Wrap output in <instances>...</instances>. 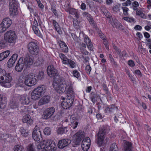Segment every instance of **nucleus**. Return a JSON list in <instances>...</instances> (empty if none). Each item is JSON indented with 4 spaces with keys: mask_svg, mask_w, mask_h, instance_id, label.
<instances>
[{
    "mask_svg": "<svg viewBox=\"0 0 151 151\" xmlns=\"http://www.w3.org/2000/svg\"><path fill=\"white\" fill-rule=\"evenodd\" d=\"M24 66L25 65L23 62V58H21L16 64L15 69L17 71L20 72L22 70Z\"/></svg>",
    "mask_w": 151,
    "mask_h": 151,
    "instance_id": "obj_19",
    "label": "nucleus"
},
{
    "mask_svg": "<svg viewBox=\"0 0 151 151\" xmlns=\"http://www.w3.org/2000/svg\"><path fill=\"white\" fill-rule=\"evenodd\" d=\"M38 24L36 19H35L33 22L32 25V29L35 34L37 36L41 37L42 35L40 33V31L38 28Z\"/></svg>",
    "mask_w": 151,
    "mask_h": 151,
    "instance_id": "obj_23",
    "label": "nucleus"
},
{
    "mask_svg": "<svg viewBox=\"0 0 151 151\" xmlns=\"http://www.w3.org/2000/svg\"><path fill=\"white\" fill-rule=\"evenodd\" d=\"M19 131L22 136L26 137L27 136L28 132H27L26 130L23 127H22L20 129Z\"/></svg>",
    "mask_w": 151,
    "mask_h": 151,
    "instance_id": "obj_42",
    "label": "nucleus"
},
{
    "mask_svg": "<svg viewBox=\"0 0 151 151\" xmlns=\"http://www.w3.org/2000/svg\"><path fill=\"white\" fill-rule=\"evenodd\" d=\"M18 57L17 54H14L9 59L7 62V65L9 68L12 67L15 63Z\"/></svg>",
    "mask_w": 151,
    "mask_h": 151,
    "instance_id": "obj_25",
    "label": "nucleus"
},
{
    "mask_svg": "<svg viewBox=\"0 0 151 151\" xmlns=\"http://www.w3.org/2000/svg\"><path fill=\"white\" fill-rule=\"evenodd\" d=\"M136 14L142 18H146V16L140 10H137L136 12Z\"/></svg>",
    "mask_w": 151,
    "mask_h": 151,
    "instance_id": "obj_41",
    "label": "nucleus"
},
{
    "mask_svg": "<svg viewBox=\"0 0 151 151\" xmlns=\"http://www.w3.org/2000/svg\"><path fill=\"white\" fill-rule=\"evenodd\" d=\"M109 57L110 62L111 64L112 65L116 66L117 65V63L114 60L111 54H109Z\"/></svg>",
    "mask_w": 151,
    "mask_h": 151,
    "instance_id": "obj_45",
    "label": "nucleus"
},
{
    "mask_svg": "<svg viewBox=\"0 0 151 151\" xmlns=\"http://www.w3.org/2000/svg\"><path fill=\"white\" fill-rule=\"evenodd\" d=\"M12 22L8 17L4 18L0 24V32H3L11 26Z\"/></svg>",
    "mask_w": 151,
    "mask_h": 151,
    "instance_id": "obj_9",
    "label": "nucleus"
},
{
    "mask_svg": "<svg viewBox=\"0 0 151 151\" xmlns=\"http://www.w3.org/2000/svg\"><path fill=\"white\" fill-rule=\"evenodd\" d=\"M134 29L136 30L140 31L142 29V27L139 25H137L134 27Z\"/></svg>",
    "mask_w": 151,
    "mask_h": 151,
    "instance_id": "obj_60",
    "label": "nucleus"
},
{
    "mask_svg": "<svg viewBox=\"0 0 151 151\" xmlns=\"http://www.w3.org/2000/svg\"><path fill=\"white\" fill-rule=\"evenodd\" d=\"M5 98L3 96L0 94V109H2L4 108V101Z\"/></svg>",
    "mask_w": 151,
    "mask_h": 151,
    "instance_id": "obj_39",
    "label": "nucleus"
},
{
    "mask_svg": "<svg viewBox=\"0 0 151 151\" xmlns=\"http://www.w3.org/2000/svg\"><path fill=\"white\" fill-rule=\"evenodd\" d=\"M91 69V68L89 65H87L86 67V70L87 73L90 74Z\"/></svg>",
    "mask_w": 151,
    "mask_h": 151,
    "instance_id": "obj_56",
    "label": "nucleus"
},
{
    "mask_svg": "<svg viewBox=\"0 0 151 151\" xmlns=\"http://www.w3.org/2000/svg\"><path fill=\"white\" fill-rule=\"evenodd\" d=\"M27 151H35V149L33 144L28 145Z\"/></svg>",
    "mask_w": 151,
    "mask_h": 151,
    "instance_id": "obj_48",
    "label": "nucleus"
},
{
    "mask_svg": "<svg viewBox=\"0 0 151 151\" xmlns=\"http://www.w3.org/2000/svg\"><path fill=\"white\" fill-rule=\"evenodd\" d=\"M37 80L33 74H28L24 77L20 76L17 83L18 85L24 88L26 86L31 87L35 85L37 82Z\"/></svg>",
    "mask_w": 151,
    "mask_h": 151,
    "instance_id": "obj_2",
    "label": "nucleus"
},
{
    "mask_svg": "<svg viewBox=\"0 0 151 151\" xmlns=\"http://www.w3.org/2000/svg\"><path fill=\"white\" fill-rule=\"evenodd\" d=\"M72 74L73 76L77 79H78L80 76V73L76 70H74L73 71Z\"/></svg>",
    "mask_w": 151,
    "mask_h": 151,
    "instance_id": "obj_44",
    "label": "nucleus"
},
{
    "mask_svg": "<svg viewBox=\"0 0 151 151\" xmlns=\"http://www.w3.org/2000/svg\"><path fill=\"white\" fill-rule=\"evenodd\" d=\"M44 62V60L42 57H39L37 59V63L38 65H40L43 63Z\"/></svg>",
    "mask_w": 151,
    "mask_h": 151,
    "instance_id": "obj_55",
    "label": "nucleus"
},
{
    "mask_svg": "<svg viewBox=\"0 0 151 151\" xmlns=\"http://www.w3.org/2000/svg\"><path fill=\"white\" fill-rule=\"evenodd\" d=\"M44 74L43 71L41 70L40 71L37 75V77L38 79L41 80L44 78Z\"/></svg>",
    "mask_w": 151,
    "mask_h": 151,
    "instance_id": "obj_43",
    "label": "nucleus"
},
{
    "mask_svg": "<svg viewBox=\"0 0 151 151\" xmlns=\"http://www.w3.org/2000/svg\"><path fill=\"white\" fill-rule=\"evenodd\" d=\"M84 41L86 43L88 49L91 51L93 50V45L92 43L91 40L87 35H84Z\"/></svg>",
    "mask_w": 151,
    "mask_h": 151,
    "instance_id": "obj_27",
    "label": "nucleus"
},
{
    "mask_svg": "<svg viewBox=\"0 0 151 151\" xmlns=\"http://www.w3.org/2000/svg\"><path fill=\"white\" fill-rule=\"evenodd\" d=\"M109 129L108 127L106 126L101 127L97 134V143L100 147L105 146L107 142V138L105 139L106 133Z\"/></svg>",
    "mask_w": 151,
    "mask_h": 151,
    "instance_id": "obj_4",
    "label": "nucleus"
},
{
    "mask_svg": "<svg viewBox=\"0 0 151 151\" xmlns=\"http://www.w3.org/2000/svg\"><path fill=\"white\" fill-rule=\"evenodd\" d=\"M46 90V88L44 85H40L35 88L31 93V98L33 100L39 99L44 95Z\"/></svg>",
    "mask_w": 151,
    "mask_h": 151,
    "instance_id": "obj_5",
    "label": "nucleus"
},
{
    "mask_svg": "<svg viewBox=\"0 0 151 151\" xmlns=\"http://www.w3.org/2000/svg\"><path fill=\"white\" fill-rule=\"evenodd\" d=\"M106 16L108 19L109 22L113 27L117 28L120 25V23L117 20L113 19L109 15Z\"/></svg>",
    "mask_w": 151,
    "mask_h": 151,
    "instance_id": "obj_20",
    "label": "nucleus"
},
{
    "mask_svg": "<svg viewBox=\"0 0 151 151\" xmlns=\"http://www.w3.org/2000/svg\"><path fill=\"white\" fill-rule=\"evenodd\" d=\"M18 100L17 97H16V96L14 98L9 105V107L12 109L17 108L19 104V103L18 102Z\"/></svg>",
    "mask_w": 151,
    "mask_h": 151,
    "instance_id": "obj_28",
    "label": "nucleus"
},
{
    "mask_svg": "<svg viewBox=\"0 0 151 151\" xmlns=\"http://www.w3.org/2000/svg\"><path fill=\"white\" fill-rule=\"evenodd\" d=\"M59 56L62 61V63L65 65H67L71 68H74L76 66V63L71 60L68 58L65 55L60 53L59 54Z\"/></svg>",
    "mask_w": 151,
    "mask_h": 151,
    "instance_id": "obj_8",
    "label": "nucleus"
},
{
    "mask_svg": "<svg viewBox=\"0 0 151 151\" xmlns=\"http://www.w3.org/2000/svg\"><path fill=\"white\" fill-rule=\"evenodd\" d=\"M70 125L73 129H75L78 124V120L75 117L71 116L70 118Z\"/></svg>",
    "mask_w": 151,
    "mask_h": 151,
    "instance_id": "obj_26",
    "label": "nucleus"
},
{
    "mask_svg": "<svg viewBox=\"0 0 151 151\" xmlns=\"http://www.w3.org/2000/svg\"><path fill=\"white\" fill-rule=\"evenodd\" d=\"M125 71L126 73L130 79H132V76L131 74L130 73L129 70L127 69H125Z\"/></svg>",
    "mask_w": 151,
    "mask_h": 151,
    "instance_id": "obj_59",
    "label": "nucleus"
},
{
    "mask_svg": "<svg viewBox=\"0 0 151 151\" xmlns=\"http://www.w3.org/2000/svg\"><path fill=\"white\" fill-rule=\"evenodd\" d=\"M50 97L48 95H46L42 97L39 101L38 105L41 106L49 103L50 100Z\"/></svg>",
    "mask_w": 151,
    "mask_h": 151,
    "instance_id": "obj_24",
    "label": "nucleus"
},
{
    "mask_svg": "<svg viewBox=\"0 0 151 151\" xmlns=\"http://www.w3.org/2000/svg\"><path fill=\"white\" fill-rule=\"evenodd\" d=\"M33 58L32 56L27 57L24 60H23V62L27 68H29L33 64Z\"/></svg>",
    "mask_w": 151,
    "mask_h": 151,
    "instance_id": "obj_22",
    "label": "nucleus"
},
{
    "mask_svg": "<svg viewBox=\"0 0 151 151\" xmlns=\"http://www.w3.org/2000/svg\"><path fill=\"white\" fill-rule=\"evenodd\" d=\"M113 1L112 0H106V4L108 5H111L113 3Z\"/></svg>",
    "mask_w": 151,
    "mask_h": 151,
    "instance_id": "obj_61",
    "label": "nucleus"
},
{
    "mask_svg": "<svg viewBox=\"0 0 151 151\" xmlns=\"http://www.w3.org/2000/svg\"><path fill=\"white\" fill-rule=\"evenodd\" d=\"M120 4H117L113 8V11L115 12H117L120 10Z\"/></svg>",
    "mask_w": 151,
    "mask_h": 151,
    "instance_id": "obj_54",
    "label": "nucleus"
},
{
    "mask_svg": "<svg viewBox=\"0 0 151 151\" xmlns=\"http://www.w3.org/2000/svg\"><path fill=\"white\" fill-rule=\"evenodd\" d=\"M52 22L55 29L57 31L58 33L59 34H61L62 33V31L59 27V25L58 23L54 20H52Z\"/></svg>",
    "mask_w": 151,
    "mask_h": 151,
    "instance_id": "obj_36",
    "label": "nucleus"
},
{
    "mask_svg": "<svg viewBox=\"0 0 151 151\" xmlns=\"http://www.w3.org/2000/svg\"><path fill=\"white\" fill-rule=\"evenodd\" d=\"M61 99L63 101L61 103L62 107L64 109H67L72 106L73 100L72 99H66L63 96H61Z\"/></svg>",
    "mask_w": 151,
    "mask_h": 151,
    "instance_id": "obj_13",
    "label": "nucleus"
},
{
    "mask_svg": "<svg viewBox=\"0 0 151 151\" xmlns=\"http://www.w3.org/2000/svg\"><path fill=\"white\" fill-rule=\"evenodd\" d=\"M22 121L24 123H27V124L31 125L33 123V121L31 119L30 116L29 115H26L23 116Z\"/></svg>",
    "mask_w": 151,
    "mask_h": 151,
    "instance_id": "obj_29",
    "label": "nucleus"
},
{
    "mask_svg": "<svg viewBox=\"0 0 151 151\" xmlns=\"http://www.w3.org/2000/svg\"><path fill=\"white\" fill-rule=\"evenodd\" d=\"M6 40H1L0 41V48H2L6 46L7 45V43Z\"/></svg>",
    "mask_w": 151,
    "mask_h": 151,
    "instance_id": "obj_52",
    "label": "nucleus"
},
{
    "mask_svg": "<svg viewBox=\"0 0 151 151\" xmlns=\"http://www.w3.org/2000/svg\"><path fill=\"white\" fill-rule=\"evenodd\" d=\"M118 108L114 105L112 104L105 107L104 109V112L107 114H111L113 113L114 111H116Z\"/></svg>",
    "mask_w": 151,
    "mask_h": 151,
    "instance_id": "obj_21",
    "label": "nucleus"
},
{
    "mask_svg": "<svg viewBox=\"0 0 151 151\" xmlns=\"http://www.w3.org/2000/svg\"><path fill=\"white\" fill-rule=\"evenodd\" d=\"M59 44L61 50L63 52L65 53H67L68 52V48L64 42L62 41H60L59 42Z\"/></svg>",
    "mask_w": 151,
    "mask_h": 151,
    "instance_id": "obj_30",
    "label": "nucleus"
},
{
    "mask_svg": "<svg viewBox=\"0 0 151 151\" xmlns=\"http://www.w3.org/2000/svg\"><path fill=\"white\" fill-rule=\"evenodd\" d=\"M85 133L82 131H79L74 135L73 137V140L76 142L77 144L79 143L81 139L84 137Z\"/></svg>",
    "mask_w": 151,
    "mask_h": 151,
    "instance_id": "obj_18",
    "label": "nucleus"
},
{
    "mask_svg": "<svg viewBox=\"0 0 151 151\" xmlns=\"http://www.w3.org/2000/svg\"><path fill=\"white\" fill-rule=\"evenodd\" d=\"M134 73L139 77H141L142 76V73L139 70H136L135 71Z\"/></svg>",
    "mask_w": 151,
    "mask_h": 151,
    "instance_id": "obj_57",
    "label": "nucleus"
},
{
    "mask_svg": "<svg viewBox=\"0 0 151 151\" xmlns=\"http://www.w3.org/2000/svg\"><path fill=\"white\" fill-rule=\"evenodd\" d=\"M86 5L84 3H82L81 6V8L83 10H84L86 9Z\"/></svg>",
    "mask_w": 151,
    "mask_h": 151,
    "instance_id": "obj_62",
    "label": "nucleus"
},
{
    "mask_svg": "<svg viewBox=\"0 0 151 151\" xmlns=\"http://www.w3.org/2000/svg\"><path fill=\"white\" fill-rule=\"evenodd\" d=\"M14 151H24V149L21 145H17L14 147Z\"/></svg>",
    "mask_w": 151,
    "mask_h": 151,
    "instance_id": "obj_47",
    "label": "nucleus"
},
{
    "mask_svg": "<svg viewBox=\"0 0 151 151\" xmlns=\"http://www.w3.org/2000/svg\"><path fill=\"white\" fill-rule=\"evenodd\" d=\"M32 138L36 141H40L42 138L41 132L39 127L36 126L32 133Z\"/></svg>",
    "mask_w": 151,
    "mask_h": 151,
    "instance_id": "obj_15",
    "label": "nucleus"
},
{
    "mask_svg": "<svg viewBox=\"0 0 151 151\" xmlns=\"http://www.w3.org/2000/svg\"><path fill=\"white\" fill-rule=\"evenodd\" d=\"M55 111V109L53 107L47 109L43 112L42 118L45 120L50 118L53 115Z\"/></svg>",
    "mask_w": 151,
    "mask_h": 151,
    "instance_id": "obj_11",
    "label": "nucleus"
},
{
    "mask_svg": "<svg viewBox=\"0 0 151 151\" xmlns=\"http://www.w3.org/2000/svg\"><path fill=\"white\" fill-rule=\"evenodd\" d=\"M118 147L115 143H114L111 145L109 151H118Z\"/></svg>",
    "mask_w": 151,
    "mask_h": 151,
    "instance_id": "obj_40",
    "label": "nucleus"
},
{
    "mask_svg": "<svg viewBox=\"0 0 151 151\" xmlns=\"http://www.w3.org/2000/svg\"><path fill=\"white\" fill-rule=\"evenodd\" d=\"M17 37L15 32L14 31H7L4 34L5 40L9 43L14 42L17 39Z\"/></svg>",
    "mask_w": 151,
    "mask_h": 151,
    "instance_id": "obj_7",
    "label": "nucleus"
},
{
    "mask_svg": "<svg viewBox=\"0 0 151 151\" xmlns=\"http://www.w3.org/2000/svg\"><path fill=\"white\" fill-rule=\"evenodd\" d=\"M38 7L41 9H43L44 6L41 3V1L37 3Z\"/></svg>",
    "mask_w": 151,
    "mask_h": 151,
    "instance_id": "obj_64",
    "label": "nucleus"
},
{
    "mask_svg": "<svg viewBox=\"0 0 151 151\" xmlns=\"http://www.w3.org/2000/svg\"><path fill=\"white\" fill-rule=\"evenodd\" d=\"M38 151H55L56 145L53 140L48 139L41 142L38 146Z\"/></svg>",
    "mask_w": 151,
    "mask_h": 151,
    "instance_id": "obj_3",
    "label": "nucleus"
},
{
    "mask_svg": "<svg viewBox=\"0 0 151 151\" xmlns=\"http://www.w3.org/2000/svg\"><path fill=\"white\" fill-rule=\"evenodd\" d=\"M71 35L73 40L75 42H78V41L79 38L77 37L76 35L74 33H71Z\"/></svg>",
    "mask_w": 151,
    "mask_h": 151,
    "instance_id": "obj_53",
    "label": "nucleus"
},
{
    "mask_svg": "<svg viewBox=\"0 0 151 151\" xmlns=\"http://www.w3.org/2000/svg\"><path fill=\"white\" fill-rule=\"evenodd\" d=\"M70 14L73 15L75 16V17L77 18H78L79 15L77 10L71 8L70 9Z\"/></svg>",
    "mask_w": 151,
    "mask_h": 151,
    "instance_id": "obj_38",
    "label": "nucleus"
},
{
    "mask_svg": "<svg viewBox=\"0 0 151 151\" xmlns=\"http://www.w3.org/2000/svg\"><path fill=\"white\" fill-rule=\"evenodd\" d=\"M91 142L90 138L87 137L84 139L82 141L81 147L83 151H87L91 145Z\"/></svg>",
    "mask_w": 151,
    "mask_h": 151,
    "instance_id": "obj_17",
    "label": "nucleus"
},
{
    "mask_svg": "<svg viewBox=\"0 0 151 151\" xmlns=\"http://www.w3.org/2000/svg\"><path fill=\"white\" fill-rule=\"evenodd\" d=\"M122 18L124 20L129 23H134L135 21V19L132 17H124Z\"/></svg>",
    "mask_w": 151,
    "mask_h": 151,
    "instance_id": "obj_37",
    "label": "nucleus"
},
{
    "mask_svg": "<svg viewBox=\"0 0 151 151\" xmlns=\"http://www.w3.org/2000/svg\"><path fill=\"white\" fill-rule=\"evenodd\" d=\"M83 16L87 18L89 22L92 24H93L94 22V21L92 18L91 15L87 12H84L83 14Z\"/></svg>",
    "mask_w": 151,
    "mask_h": 151,
    "instance_id": "obj_34",
    "label": "nucleus"
},
{
    "mask_svg": "<svg viewBox=\"0 0 151 151\" xmlns=\"http://www.w3.org/2000/svg\"><path fill=\"white\" fill-rule=\"evenodd\" d=\"M47 72L48 75L50 77H54L55 79H56L59 77L58 70L53 65L49 66L47 67Z\"/></svg>",
    "mask_w": 151,
    "mask_h": 151,
    "instance_id": "obj_12",
    "label": "nucleus"
},
{
    "mask_svg": "<svg viewBox=\"0 0 151 151\" xmlns=\"http://www.w3.org/2000/svg\"><path fill=\"white\" fill-rule=\"evenodd\" d=\"M27 48L29 52L34 55H37L39 53V47L36 43L31 42L29 43L27 45Z\"/></svg>",
    "mask_w": 151,
    "mask_h": 151,
    "instance_id": "obj_10",
    "label": "nucleus"
},
{
    "mask_svg": "<svg viewBox=\"0 0 151 151\" xmlns=\"http://www.w3.org/2000/svg\"><path fill=\"white\" fill-rule=\"evenodd\" d=\"M128 65L131 67H134L135 65L134 62L132 60H129L128 62Z\"/></svg>",
    "mask_w": 151,
    "mask_h": 151,
    "instance_id": "obj_58",
    "label": "nucleus"
},
{
    "mask_svg": "<svg viewBox=\"0 0 151 151\" xmlns=\"http://www.w3.org/2000/svg\"><path fill=\"white\" fill-rule=\"evenodd\" d=\"M144 37L146 38H147V39L149 38L150 37V35L149 34L146 32H144Z\"/></svg>",
    "mask_w": 151,
    "mask_h": 151,
    "instance_id": "obj_63",
    "label": "nucleus"
},
{
    "mask_svg": "<svg viewBox=\"0 0 151 151\" xmlns=\"http://www.w3.org/2000/svg\"><path fill=\"white\" fill-rule=\"evenodd\" d=\"M123 143L124 145V150L125 151H130L132 149V145L130 142L126 141H124Z\"/></svg>",
    "mask_w": 151,
    "mask_h": 151,
    "instance_id": "obj_31",
    "label": "nucleus"
},
{
    "mask_svg": "<svg viewBox=\"0 0 151 151\" xmlns=\"http://www.w3.org/2000/svg\"><path fill=\"white\" fill-rule=\"evenodd\" d=\"M9 5L10 7L17 6V5L16 0H9Z\"/></svg>",
    "mask_w": 151,
    "mask_h": 151,
    "instance_id": "obj_50",
    "label": "nucleus"
},
{
    "mask_svg": "<svg viewBox=\"0 0 151 151\" xmlns=\"http://www.w3.org/2000/svg\"><path fill=\"white\" fill-rule=\"evenodd\" d=\"M71 140L69 139L65 138L59 141L58 147L60 149H63L68 146L71 142Z\"/></svg>",
    "mask_w": 151,
    "mask_h": 151,
    "instance_id": "obj_16",
    "label": "nucleus"
},
{
    "mask_svg": "<svg viewBox=\"0 0 151 151\" xmlns=\"http://www.w3.org/2000/svg\"><path fill=\"white\" fill-rule=\"evenodd\" d=\"M122 9L123 10V14L125 16L128 15V11H129V9L128 8L125 7H122Z\"/></svg>",
    "mask_w": 151,
    "mask_h": 151,
    "instance_id": "obj_49",
    "label": "nucleus"
},
{
    "mask_svg": "<svg viewBox=\"0 0 151 151\" xmlns=\"http://www.w3.org/2000/svg\"><path fill=\"white\" fill-rule=\"evenodd\" d=\"M43 132L45 135H49L51 133V130L49 127H47L44 129Z\"/></svg>",
    "mask_w": 151,
    "mask_h": 151,
    "instance_id": "obj_46",
    "label": "nucleus"
},
{
    "mask_svg": "<svg viewBox=\"0 0 151 151\" xmlns=\"http://www.w3.org/2000/svg\"><path fill=\"white\" fill-rule=\"evenodd\" d=\"M53 87L56 92L62 93L66 91L68 93L73 94L74 93L73 84L70 81H65L58 77L55 79L52 83Z\"/></svg>",
    "mask_w": 151,
    "mask_h": 151,
    "instance_id": "obj_1",
    "label": "nucleus"
},
{
    "mask_svg": "<svg viewBox=\"0 0 151 151\" xmlns=\"http://www.w3.org/2000/svg\"><path fill=\"white\" fill-rule=\"evenodd\" d=\"M18 6L10 7L9 14L12 16H14L17 15L18 14L17 10Z\"/></svg>",
    "mask_w": 151,
    "mask_h": 151,
    "instance_id": "obj_32",
    "label": "nucleus"
},
{
    "mask_svg": "<svg viewBox=\"0 0 151 151\" xmlns=\"http://www.w3.org/2000/svg\"><path fill=\"white\" fill-rule=\"evenodd\" d=\"M16 97H17L18 100L23 104L28 105L30 102V98L26 94L21 95L17 94L16 95Z\"/></svg>",
    "mask_w": 151,
    "mask_h": 151,
    "instance_id": "obj_14",
    "label": "nucleus"
},
{
    "mask_svg": "<svg viewBox=\"0 0 151 151\" xmlns=\"http://www.w3.org/2000/svg\"><path fill=\"white\" fill-rule=\"evenodd\" d=\"M10 53L9 50H6L0 54V61L6 58L9 56Z\"/></svg>",
    "mask_w": 151,
    "mask_h": 151,
    "instance_id": "obj_33",
    "label": "nucleus"
},
{
    "mask_svg": "<svg viewBox=\"0 0 151 151\" xmlns=\"http://www.w3.org/2000/svg\"><path fill=\"white\" fill-rule=\"evenodd\" d=\"M79 22L77 19L73 21V25L76 29H78L79 28Z\"/></svg>",
    "mask_w": 151,
    "mask_h": 151,
    "instance_id": "obj_51",
    "label": "nucleus"
},
{
    "mask_svg": "<svg viewBox=\"0 0 151 151\" xmlns=\"http://www.w3.org/2000/svg\"><path fill=\"white\" fill-rule=\"evenodd\" d=\"M68 131L67 127H60L57 130V132L58 134H61L66 133Z\"/></svg>",
    "mask_w": 151,
    "mask_h": 151,
    "instance_id": "obj_35",
    "label": "nucleus"
},
{
    "mask_svg": "<svg viewBox=\"0 0 151 151\" xmlns=\"http://www.w3.org/2000/svg\"><path fill=\"white\" fill-rule=\"evenodd\" d=\"M10 74V73H6L3 76L0 77V79L2 81L0 82L1 86L7 88L11 86L10 83L12 81V78Z\"/></svg>",
    "mask_w": 151,
    "mask_h": 151,
    "instance_id": "obj_6",
    "label": "nucleus"
}]
</instances>
